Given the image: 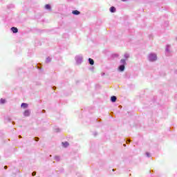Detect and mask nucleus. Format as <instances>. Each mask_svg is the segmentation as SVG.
<instances>
[{
  "label": "nucleus",
  "mask_w": 177,
  "mask_h": 177,
  "mask_svg": "<svg viewBox=\"0 0 177 177\" xmlns=\"http://www.w3.org/2000/svg\"><path fill=\"white\" fill-rule=\"evenodd\" d=\"M75 60L76 62V64H81L82 62H84V57H82V55H76L75 57Z\"/></svg>",
  "instance_id": "f257e3e1"
},
{
  "label": "nucleus",
  "mask_w": 177,
  "mask_h": 177,
  "mask_svg": "<svg viewBox=\"0 0 177 177\" xmlns=\"http://www.w3.org/2000/svg\"><path fill=\"white\" fill-rule=\"evenodd\" d=\"M148 60L149 62H156L157 60V55L153 53H151L148 56Z\"/></svg>",
  "instance_id": "f03ea898"
},
{
  "label": "nucleus",
  "mask_w": 177,
  "mask_h": 177,
  "mask_svg": "<svg viewBox=\"0 0 177 177\" xmlns=\"http://www.w3.org/2000/svg\"><path fill=\"white\" fill-rule=\"evenodd\" d=\"M30 114H31V111L30 109H26L24 112V117H30Z\"/></svg>",
  "instance_id": "7ed1b4c3"
},
{
  "label": "nucleus",
  "mask_w": 177,
  "mask_h": 177,
  "mask_svg": "<svg viewBox=\"0 0 177 177\" xmlns=\"http://www.w3.org/2000/svg\"><path fill=\"white\" fill-rule=\"evenodd\" d=\"M10 30L13 34H17V32H19V29L15 26L12 27Z\"/></svg>",
  "instance_id": "20e7f679"
},
{
  "label": "nucleus",
  "mask_w": 177,
  "mask_h": 177,
  "mask_svg": "<svg viewBox=\"0 0 177 177\" xmlns=\"http://www.w3.org/2000/svg\"><path fill=\"white\" fill-rule=\"evenodd\" d=\"M124 70H125V65L120 64L118 66V71H120L121 73H122V71H124Z\"/></svg>",
  "instance_id": "39448f33"
},
{
  "label": "nucleus",
  "mask_w": 177,
  "mask_h": 177,
  "mask_svg": "<svg viewBox=\"0 0 177 177\" xmlns=\"http://www.w3.org/2000/svg\"><path fill=\"white\" fill-rule=\"evenodd\" d=\"M72 13L75 15V16H78V15H81V12L78 11V10H74L72 11Z\"/></svg>",
  "instance_id": "423d86ee"
},
{
  "label": "nucleus",
  "mask_w": 177,
  "mask_h": 177,
  "mask_svg": "<svg viewBox=\"0 0 177 177\" xmlns=\"http://www.w3.org/2000/svg\"><path fill=\"white\" fill-rule=\"evenodd\" d=\"M111 102L112 103H115L117 102V97L115 95H113L111 97Z\"/></svg>",
  "instance_id": "0eeeda50"
},
{
  "label": "nucleus",
  "mask_w": 177,
  "mask_h": 177,
  "mask_svg": "<svg viewBox=\"0 0 177 177\" xmlns=\"http://www.w3.org/2000/svg\"><path fill=\"white\" fill-rule=\"evenodd\" d=\"M109 10H110L111 13H115L117 9L115 8V7L111 6V7L109 8Z\"/></svg>",
  "instance_id": "6e6552de"
},
{
  "label": "nucleus",
  "mask_w": 177,
  "mask_h": 177,
  "mask_svg": "<svg viewBox=\"0 0 177 177\" xmlns=\"http://www.w3.org/2000/svg\"><path fill=\"white\" fill-rule=\"evenodd\" d=\"M21 107L22 109H28V104L24 102L21 104Z\"/></svg>",
  "instance_id": "1a4fd4ad"
},
{
  "label": "nucleus",
  "mask_w": 177,
  "mask_h": 177,
  "mask_svg": "<svg viewBox=\"0 0 177 177\" xmlns=\"http://www.w3.org/2000/svg\"><path fill=\"white\" fill-rule=\"evenodd\" d=\"M45 9H46V10H52V6H50V4H46L45 6Z\"/></svg>",
  "instance_id": "9d476101"
},
{
  "label": "nucleus",
  "mask_w": 177,
  "mask_h": 177,
  "mask_svg": "<svg viewBox=\"0 0 177 177\" xmlns=\"http://www.w3.org/2000/svg\"><path fill=\"white\" fill-rule=\"evenodd\" d=\"M88 63L91 66H93V64H95V61L92 58H88Z\"/></svg>",
  "instance_id": "9b49d317"
},
{
  "label": "nucleus",
  "mask_w": 177,
  "mask_h": 177,
  "mask_svg": "<svg viewBox=\"0 0 177 177\" xmlns=\"http://www.w3.org/2000/svg\"><path fill=\"white\" fill-rule=\"evenodd\" d=\"M69 145H70V144H69L68 142H67V141H66V142H62V146H63V147H65V148L68 147Z\"/></svg>",
  "instance_id": "f8f14e48"
},
{
  "label": "nucleus",
  "mask_w": 177,
  "mask_h": 177,
  "mask_svg": "<svg viewBox=\"0 0 177 177\" xmlns=\"http://www.w3.org/2000/svg\"><path fill=\"white\" fill-rule=\"evenodd\" d=\"M8 9H15V5L14 4H9L7 6Z\"/></svg>",
  "instance_id": "ddd939ff"
},
{
  "label": "nucleus",
  "mask_w": 177,
  "mask_h": 177,
  "mask_svg": "<svg viewBox=\"0 0 177 177\" xmlns=\"http://www.w3.org/2000/svg\"><path fill=\"white\" fill-rule=\"evenodd\" d=\"M120 64H121L122 65H123V66H125V65L127 64V60H126V59H121V60H120Z\"/></svg>",
  "instance_id": "4468645a"
},
{
  "label": "nucleus",
  "mask_w": 177,
  "mask_h": 177,
  "mask_svg": "<svg viewBox=\"0 0 177 177\" xmlns=\"http://www.w3.org/2000/svg\"><path fill=\"white\" fill-rule=\"evenodd\" d=\"M101 120L100 119H96L95 120V122H97L98 124L97 125V127H101L102 126V123H100Z\"/></svg>",
  "instance_id": "2eb2a0df"
},
{
  "label": "nucleus",
  "mask_w": 177,
  "mask_h": 177,
  "mask_svg": "<svg viewBox=\"0 0 177 177\" xmlns=\"http://www.w3.org/2000/svg\"><path fill=\"white\" fill-rule=\"evenodd\" d=\"M6 102V99L1 98L0 100V104H5Z\"/></svg>",
  "instance_id": "dca6fc26"
},
{
  "label": "nucleus",
  "mask_w": 177,
  "mask_h": 177,
  "mask_svg": "<svg viewBox=\"0 0 177 177\" xmlns=\"http://www.w3.org/2000/svg\"><path fill=\"white\" fill-rule=\"evenodd\" d=\"M50 62H52V58L48 57L46 59V63H50Z\"/></svg>",
  "instance_id": "f3484780"
},
{
  "label": "nucleus",
  "mask_w": 177,
  "mask_h": 177,
  "mask_svg": "<svg viewBox=\"0 0 177 177\" xmlns=\"http://www.w3.org/2000/svg\"><path fill=\"white\" fill-rule=\"evenodd\" d=\"M165 52L169 53V45H166Z\"/></svg>",
  "instance_id": "a211bd4d"
},
{
  "label": "nucleus",
  "mask_w": 177,
  "mask_h": 177,
  "mask_svg": "<svg viewBox=\"0 0 177 177\" xmlns=\"http://www.w3.org/2000/svg\"><path fill=\"white\" fill-rule=\"evenodd\" d=\"M118 54H117V53H114V54H112L111 55V57L113 58V59H115V57H118Z\"/></svg>",
  "instance_id": "6ab92c4d"
},
{
  "label": "nucleus",
  "mask_w": 177,
  "mask_h": 177,
  "mask_svg": "<svg viewBox=\"0 0 177 177\" xmlns=\"http://www.w3.org/2000/svg\"><path fill=\"white\" fill-rule=\"evenodd\" d=\"M54 160H55V161H60V156H55Z\"/></svg>",
  "instance_id": "aec40b11"
},
{
  "label": "nucleus",
  "mask_w": 177,
  "mask_h": 177,
  "mask_svg": "<svg viewBox=\"0 0 177 177\" xmlns=\"http://www.w3.org/2000/svg\"><path fill=\"white\" fill-rule=\"evenodd\" d=\"M54 131L55 132H60V129L59 128V127H55V129H54Z\"/></svg>",
  "instance_id": "412c9836"
},
{
  "label": "nucleus",
  "mask_w": 177,
  "mask_h": 177,
  "mask_svg": "<svg viewBox=\"0 0 177 177\" xmlns=\"http://www.w3.org/2000/svg\"><path fill=\"white\" fill-rule=\"evenodd\" d=\"M124 57L125 59H129V54L125 53V54L124 55Z\"/></svg>",
  "instance_id": "4be33fe9"
},
{
  "label": "nucleus",
  "mask_w": 177,
  "mask_h": 177,
  "mask_svg": "<svg viewBox=\"0 0 177 177\" xmlns=\"http://www.w3.org/2000/svg\"><path fill=\"white\" fill-rule=\"evenodd\" d=\"M146 156L147 157H148V158H150V157H151V155H150V153L149 152H146Z\"/></svg>",
  "instance_id": "5701e85b"
},
{
  "label": "nucleus",
  "mask_w": 177,
  "mask_h": 177,
  "mask_svg": "<svg viewBox=\"0 0 177 177\" xmlns=\"http://www.w3.org/2000/svg\"><path fill=\"white\" fill-rule=\"evenodd\" d=\"M35 175H37V171H33L32 173V176H35Z\"/></svg>",
  "instance_id": "b1692460"
},
{
  "label": "nucleus",
  "mask_w": 177,
  "mask_h": 177,
  "mask_svg": "<svg viewBox=\"0 0 177 177\" xmlns=\"http://www.w3.org/2000/svg\"><path fill=\"white\" fill-rule=\"evenodd\" d=\"M35 142H38L39 140V138L35 137Z\"/></svg>",
  "instance_id": "393cba45"
},
{
  "label": "nucleus",
  "mask_w": 177,
  "mask_h": 177,
  "mask_svg": "<svg viewBox=\"0 0 177 177\" xmlns=\"http://www.w3.org/2000/svg\"><path fill=\"white\" fill-rule=\"evenodd\" d=\"M130 142H131V140H129V139L127 140V141H126V142H127V145H128Z\"/></svg>",
  "instance_id": "a878e982"
},
{
  "label": "nucleus",
  "mask_w": 177,
  "mask_h": 177,
  "mask_svg": "<svg viewBox=\"0 0 177 177\" xmlns=\"http://www.w3.org/2000/svg\"><path fill=\"white\" fill-rule=\"evenodd\" d=\"M41 113H46V111H45V109H43Z\"/></svg>",
  "instance_id": "bb28decb"
},
{
  "label": "nucleus",
  "mask_w": 177,
  "mask_h": 177,
  "mask_svg": "<svg viewBox=\"0 0 177 177\" xmlns=\"http://www.w3.org/2000/svg\"><path fill=\"white\" fill-rule=\"evenodd\" d=\"M4 169H8V166H4Z\"/></svg>",
  "instance_id": "cd10ccee"
},
{
  "label": "nucleus",
  "mask_w": 177,
  "mask_h": 177,
  "mask_svg": "<svg viewBox=\"0 0 177 177\" xmlns=\"http://www.w3.org/2000/svg\"><path fill=\"white\" fill-rule=\"evenodd\" d=\"M105 74H106V73H102L101 74L102 77H103V75H104Z\"/></svg>",
  "instance_id": "c85d7f7f"
},
{
  "label": "nucleus",
  "mask_w": 177,
  "mask_h": 177,
  "mask_svg": "<svg viewBox=\"0 0 177 177\" xmlns=\"http://www.w3.org/2000/svg\"><path fill=\"white\" fill-rule=\"evenodd\" d=\"M128 0H122V2H127Z\"/></svg>",
  "instance_id": "c756f323"
},
{
  "label": "nucleus",
  "mask_w": 177,
  "mask_h": 177,
  "mask_svg": "<svg viewBox=\"0 0 177 177\" xmlns=\"http://www.w3.org/2000/svg\"><path fill=\"white\" fill-rule=\"evenodd\" d=\"M97 135V133H94V136H96Z\"/></svg>",
  "instance_id": "7c9ffc66"
},
{
  "label": "nucleus",
  "mask_w": 177,
  "mask_h": 177,
  "mask_svg": "<svg viewBox=\"0 0 177 177\" xmlns=\"http://www.w3.org/2000/svg\"><path fill=\"white\" fill-rule=\"evenodd\" d=\"M53 89H56V86H53Z\"/></svg>",
  "instance_id": "2f4dec72"
},
{
  "label": "nucleus",
  "mask_w": 177,
  "mask_h": 177,
  "mask_svg": "<svg viewBox=\"0 0 177 177\" xmlns=\"http://www.w3.org/2000/svg\"><path fill=\"white\" fill-rule=\"evenodd\" d=\"M175 74H177V70H176V71H175Z\"/></svg>",
  "instance_id": "473e14b6"
},
{
  "label": "nucleus",
  "mask_w": 177,
  "mask_h": 177,
  "mask_svg": "<svg viewBox=\"0 0 177 177\" xmlns=\"http://www.w3.org/2000/svg\"><path fill=\"white\" fill-rule=\"evenodd\" d=\"M112 171L114 172V171H115V169H113Z\"/></svg>",
  "instance_id": "72a5a7b5"
},
{
  "label": "nucleus",
  "mask_w": 177,
  "mask_h": 177,
  "mask_svg": "<svg viewBox=\"0 0 177 177\" xmlns=\"http://www.w3.org/2000/svg\"><path fill=\"white\" fill-rule=\"evenodd\" d=\"M91 70L93 71V68H91Z\"/></svg>",
  "instance_id": "f704fd0d"
},
{
  "label": "nucleus",
  "mask_w": 177,
  "mask_h": 177,
  "mask_svg": "<svg viewBox=\"0 0 177 177\" xmlns=\"http://www.w3.org/2000/svg\"><path fill=\"white\" fill-rule=\"evenodd\" d=\"M12 124L15 125V122H12Z\"/></svg>",
  "instance_id": "c9c22d12"
},
{
  "label": "nucleus",
  "mask_w": 177,
  "mask_h": 177,
  "mask_svg": "<svg viewBox=\"0 0 177 177\" xmlns=\"http://www.w3.org/2000/svg\"><path fill=\"white\" fill-rule=\"evenodd\" d=\"M19 138H21V136H19Z\"/></svg>",
  "instance_id": "e433bc0d"
},
{
  "label": "nucleus",
  "mask_w": 177,
  "mask_h": 177,
  "mask_svg": "<svg viewBox=\"0 0 177 177\" xmlns=\"http://www.w3.org/2000/svg\"><path fill=\"white\" fill-rule=\"evenodd\" d=\"M124 146H127V145L124 144Z\"/></svg>",
  "instance_id": "4c0bfd02"
},
{
  "label": "nucleus",
  "mask_w": 177,
  "mask_h": 177,
  "mask_svg": "<svg viewBox=\"0 0 177 177\" xmlns=\"http://www.w3.org/2000/svg\"><path fill=\"white\" fill-rule=\"evenodd\" d=\"M2 0H0V2H1Z\"/></svg>",
  "instance_id": "58836bf2"
},
{
  "label": "nucleus",
  "mask_w": 177,
  "mask_h": 177,
  "mask_svg": "<svg viewBox=\"0 0 177 177\" xmlns=\"http://www.w3.org/2000/svg\"><path fill=\"white\" fill-rule=\"evenodd\" d=\"M176 41H177V37L176 38Z\"/></svg>",
  "instance_id": "ea45409f"
}]
</instances>
